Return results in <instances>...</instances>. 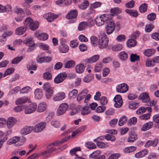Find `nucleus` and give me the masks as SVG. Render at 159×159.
I'll list each match as a JSON object with an SVG mask.
<instances>
[{"instance_id":"f257e3e1","label":"nucleus","mask_w":159,"mask_h":159,"mask_svg":"<svg viewBox=\"0 0 159 159\" xmlns=\"http://www.w3.org/2000/svg\"><path fill=\"white\" fill-rule=\"evenodd\" d=\"M108 42L109 39L105 34L102 33L99 35L98 45L99 48H106L108 46Z\"/></svg>"},{"instance_id":"c756f323","label":"nucleus","mask_w":159,"mask_h":159,"mask_svg":"<svg viewBox=\"0 0 159 159\" xmlns=\"http://www.w3.org/2000/svg\"><path fill=\"white\" fill-rule=\"evenodd\" d=\"M46 108V103L44 102H42L39 105L37 111L39 112H42L44 111Z\"/></svg>"},{"instance_id":"2f4dec72","label":"nucleus","mask_w":159,"mask_h":159,"mask_svg":"<svg viewBox=\"0 0 159 159\" xmlns=\"http://www.w3.org/2000/svg\"><path fill=\"white\" fill-rule=\"evenodd\" d=\"M75 66V62L73 60H70L65 64L64 67L66 68H70L74 67Z\"/></svg>"},{"instance_id":"a19ab883","label":"nucleus","mask_w":159,"mask_h":159,"mask_svg":"<svg viewBox=\"0 0 159 159\" xmlns=\"http://www.w3.org/2000/svg\"><path fill=\"white\" fill-rule=\"evenodd\" d=\"M78 90L75 89H72L68 94L69 98H75L78 94Z\"/></svg>"},{"instance_id":"c9c22d12","label":"nucleus","mask_w":159,"mask_h":159,"mask_svg":"<svg viewBox=\"0 0 159 159\" xmlns=\"http://www.w3.org/2000/svg\"><path fill=\"white\" fill-rule=\"evenodd\" d=\"M31 89L29 86H26L22 88L20 91V94H26L31 91Z\"/></svg>"},{"instance_id":"39448f33","label":"nucleus","mask_w":159,"mask_h":159,"mask_svg":"<svg viewBox=\"0 0 159 159\" xmlns=\"http://www.w3.org/2000/svg\"><path fill=\"white\" fill-rule=\"evenodd\" d=\"M107 14L101 15L99 16H97L95 19V22L98 26H100L103 25L104 22L106 23L107 20L109 18L107 17Z\"/></svg>"},{"instance_id":"473e14b6","label":"nucleus","mask_w":159,"mask_h":159,"mask_svg":"<svg viewBox=\"0 0 159 159\" xmlns=\"http://www.w3.org/2000/svg\"><path fill=\"white\" fill-rule=\"evenodd\" d=\"M99 56L94 55L88 59L87 61L89 63H93L96 62L99 59Z\"/></svg>"},{"instance_id":"5701e85b","label":"nucleus","mask_w":159,"mask_h":159,"mask_svg":"<svg viewBox=\"0 0 159 159\" xmlns=\"http://www.w3.org/2000/svg\"><path fill=\"white\" fill-rule=\"evenodd\" d=\"M70 135H67L66 137L65 138H64L62 140H61L60 141H57L54 142H53L52 143H51V145H54L55 146H57L58 145H60L62 144V143L66 142L69 139H70Z\"/></svg>"},{"instance_id":"ddd939ff","label":"nucleus","mask_w":159,"mask_h":159,"mask_svg":"<svg viewBox=\"0 0 159 159\" xmlns=\"http://www.w3.org/2000/svg\"><path fill=\"white\" fill-rule=\"evenodd\" d=\"M46 126V123L41 122L37 124L34 127V131L36 133H39L44 129Z\"/></svg>"},{"instance_id":"5fc2aeb1","label":"nucleus","mask_w":159,"mask_h":159,"mask_svg":"<svg viewBox=\"0 0 159 159\" xmlns=\"http://www.w3.org/2000/svg\"><path fill=\"white\" fill-rule=\"evenodd\" d=\"M153 121L157 124L156 126L159 128V114L154 115L152 117Z\"/></svg>"},{"instance_id":"338daca9","label":"nucleus","mask_w":159,"mask_h":159,"mask_svg":"<svg viewBox=\"0 0 159 159\" xmlns=\"http://www.w3.org/2000/svg\"><path fill=\"white\" fill-rule=\"evenodd\" d=\"M137 121V118L136 117H133L128 121V125L129 126L131 125L132 124L134 125Z\"/></svg>"},{"instance_id":"58836bf2","label":"nucleus","mask_w":159,"mask_h":159,"mask_svg":"<svg viewBox=\"0 0 159 159\" xmlns=\"http://www.w3.org/2000/svg\"><path fill=\"white\" fill-rule=\"evenodd\" d=\"M127 117L126 116H123L119 120L118 125L120 126H121L125 124L127 121Z\"/></svg>"},{"instance_id":"cd10ccee","label":"nucleus","mask_w":159,"mask_h":159,"mask_svg":"<svg viewBox=\"0 0 159 159\" xmlns=\"http://www.w3.org/2000/svg\"><path fill=\"white\" fill-rule=\"evenodd\" d=\"M121 9L118 7L112 8L110 10L111 14L113 16L121 13Z\"/></svg>"},{"instance_id":"13d9d810","label":"nucleus","mask_w":159,"mask_h":159,"mask_svg":"<svg viewBox=\"0 0 159 159\" xmlns=\"http://www.w3.org/2000/svg\"><path fill=\"white\" fill-rule=\"evenodd\" d=\"M89 109V107L88 106L83 107L81 110V114L83 115H85L89 114L90 111L88 110Z\"/></svg>"},{"instance_id":"f03ea898","label":"nucleus","mask_w":159,"mask_h":159,"mask_svg":"<svg viewBox=\"0 0 159 159\" xmlns=\"http://www.w3.org/2000/svg\"><path fill=\"white\" fill-rule=\"evenodd\" d=\"M24 24L27 27L29 26L31 30L34 31L38 28L39 24L38 22L34 21L30 18L28 17L25 20Z\"/></svg>"},{"instance_id":"c85d7f7f","label":"nucleus","mask_w":159,"mask_h":159,"mask_svg":"<svg viewBox=\"0 0 159 159\" xmlns=\"http://www.w3.org/2000/svg\"><path fill=\"white\" fill-rule=\"evenodd\" d=\"M28 98L25 97H23L17 99L15 103L16 104L18 105L20 104L25 103L28 101Z\"/></svg>"},{"instance_id":"4c0bfd02","label":"nucleus","mask_w":159,"mask_h":159,"mask_svg":"<svg viewBox=\"0 0 159 159\" xmlns=\"http://www.w3.org/2000/svg\"><path fill=\"white\" fill-rule=\"evenodd\" d=\"M86 27H87L86 22L82 21L79 23L78 29L79 31H81L84 30Z\"/></svg>"},{"instance_id":"ea45409f","label":"nucleus","mask_w":159,"mask_h":159,"mask_svg":"<svg viewBox=\"0 0 159 159\" xmlns=\"http://www.w3.org/2000/svg\"><path fill=\"white\" fill-rule=\"evenodd\" d=\"M154 26L152 24H147L145 26V31L146 32L150 33L154 28Z\"/></svg>"},{"instance_id":"9d476101","label":"nucleus","mask_w":159,"mask_h":159,"mask_svg":"<svg viewBox=\"0 0 159 159\" xmlns=\"http://www.w3.org/2000/svg\"><path fill=\"white\" fill-rule=\"evenodd\" d=\"M100 151H96L92 152L89 155V157L90 158L94 159H105V156L103 155H101Z\"/></svg>"},{"instance_id":"1a4fd4ad","label":"nucleus","mask_w":159,"mask_h":159,"mask_svg":"<svg viewBox=\"0 0 159 159\" xmlns=\"http://www.w3.org/2000/svg\"><path fill=\"white\" fill-rule=\"evenodd\" d=\"M60 45L59 47V50L60 52L66 53L67 52L69 49V47L65 43L64 39H60Z\"/></svg>"},{"instance_id":"b1692460","label":"nucleus","mask_w":159,"mask_h":159,"mask_svg":"<svg viewBox=\"0 0 159 159\" xmlns=\"http://www.w3.org/2000/svg\"><path fill=\"white\" fill-rule=\"evenodd\" d=\"M119 59L122 61H125L128 57L127 53L125 51H122L120 52L118 55Z\"/></svg>"},{"instance_id":"69168bd1","label":"nucleus","mask_w":159,"mask_h":159,"mask_svg":"<svg viewBox=\"0 0 159 159\" xmlns=\"http://www.w3.org/2000/svg\"><path fill=\"white\" fill-rule=\"evenodd\" d=\"M24 42L28 46H32L34 44L32 39L30 38L25 39L24 40Z\"/></svg>"},{"instance_id":"052dcab7","label":"nucleus","mask_w":159,"mask_h":159,"mask_svg":"<svg viewBox=\"0 0 159 159\" xmlns=\"http://www.w3.org/2000/svg\"><path fill=\"white\" fill-rule=\"evenodd\" d=\"M95 20H94L93 19H89L86 22L87 27H91L95 25Z\"/></svg>"},{"instance_id":"3c124183","label":"nucleus","mask_w":159,"mask_h":159,"mask_svg":"<svg viewBox=\"0 0 159 159\" xmlns=\"http://www.w3.org/2000/svg\"><path fill=\"white\" fill-rule=\"evenodd\" d=\"M23 59L22 56L15 57L11 61L12 64H17L19 63Z\"/></svg>"},{"instance_id":"0e129e2a","label":"nucleus","mask_w":159,"mask_h":159,"mask_svg":"<svg viewBox=\"0 0 159 159\" xmlns=\"http://www.w3.org/2000/svg\"><path fill=\"white\" fill-rule=\"evenodd\" d=\"M115 113L114 109L110 108L107 110L105 112V114L107 116H111L113 115Z\"/></svg>"},{"instance_id":"f3484780","label":"nucleus","mask_w":159,"mask_h":159,"mask_svg":"<svg viewBox=\"0 0 159 159\" xmlns=\"http://www.w3.org/2000/svg\"><path fill=\"white\" fill-rule=\"evenodd\" d=\"M139 98L142 100L143 102H148L150 100L148 94L146 92H143L141 93L140 94Z\"/></svg>"},{"instance_id":"0eeeda50","label":"nucleus","mask_w":159,"mask_h":159,"mask_svg":"<svg viewBox=\"0 0 159 159\" xmlns=\"http://www.w3.org/2000/svg\"><path fill=\"white\" fill-rule=\"evenodd\" d=\"M25 107V112L26 114H29L34 112L37 108L36 103L33 102Z\"/></svg>"},{"instance_id":"680f3d73","label":"nucleus","mask_w":159,"mask_h":159,"mask_svg":"<svg viewBox=\"0 0 159 159\" xmlns=\"http://www.w3.org/2000/svg\"><path fill=\"white\" fill-rule=\"evenodd\" d=\"M105 139L107 140H110L111 141H114L116 138L112 134H107L105 136Z\"/></svg>"},{"instance_id":"37998d69","label":"nucleus","mask_w":159,"mask_h":159,"mask_svg":"<svg viewBox=\"0 0 159 159\" xmlns=\"http://www.w3.org/2000/svg\"><path fill=\"white\" fill-rule=\"evenodd\" d=\"M148 5L146 3L142 4L139 7V11L141 13H144L147 11Z\"/></svg>"},{"instance_id":"423d86ee","label":"nucleus","mask_w":159,"mask_h":159,"mask_svg":"<svg viewBox=\"0 0 159 159\" xmlns=\"http://www.w3.org/2000/svg\"><path fill=\"white\" fill-rule=\"evenodd\" d=\"M67 74L65 72H62L59 74L54 78V82L56 84L62 83L66 78Z\"/></svg>"},{"instance_id":"a878e982","label":"nucleus","mask_w":159,"mask_h":159,"mask_svg":"<svg viewBox=\"0 0 159 159\" xmlns=\"http://www.w3.org/2000/svg\"><path fill=\"white\" fill-rule=\"evenodd\" d=\"M156 50L153 49H149L145 50L143 52L144 55L147 57L152 56L154 54Z\"/></svg>"},{"instance_id":"49530a36","label":"nucleus","mask_w":159,"mask_h":159,"mask_svg":"<svg viewBox=\"0 0 159 159\" xmlns=\"http://www.w3.org/2000/svg\"><path fill=\"white\" fill-rule=\"evenodd\" d=\"M53 88H51L50 89L46 91L45 96L48 99H50L53 93Z\"/></svg>"},{"instance_id":"774afa93","label":"nucleus","mask_w":159,"mask_h":159,"mask_svg":"<svg viewBox=\"0 0 159 159\" xmlns=\"http://www.w3.org/2000/svg\"><path fill=\"white\" fill-rule=\"evenodd\" d=\"M156 15L155 13H152L148 15L147 16V19L150 21L154 20L156 18Z\"/></svg>"},{"instance_id":"20e7f679","label":"nucleus","mask_w":159,"mask_h":159,"mask_svg":"<svg viewBox=\"0 0 159 159\" xmlns=\"http://www.w3.org/2000/svg\"><path fill=\"white\" fill-rule=\"evenodd\" d=\"M107 25L106 26V33L109 35L111 34L115 29V24L113 20L111 19H108L107 20Z\"/></svg>"},{"instance_id":"393cba45","label":"nucleus","mask_w":159,"mask_h":159,"mask_svg":"<svg viewBox=\"0 0 159 159\" xmlns=\"http://www.w3.org/2000/svg\"><path fill=\"white\" fill-rule=\"evenodd\" d=\"M35 98L37 99H40L42 98L43 94L42 90L39 89H36L34 92Z\"/></svg>"},{"instance_id":"dca6fc26","label":"nucleus","mask_w":159,"mask_h":159,"mask_svg":"<svg viewBox=\"0 0 159 159\" xmlns=\"http://www.w3.org/2000/svg\"><path fill=\"white\" fill-rule=\"evenodd\" d=\"M65 97V94L64 92L58 93L53 96V100L54 101H59L64 99Z\"/></svg>"},{"instance_id":"09e8293b","label":"nucleus","mask_w":159,"mask_h":159,"mask_svg":"<svg viewBox=\"0 0 159 159\" xmlns=\"http://www.w3.org/2000/svg\"><path fill=\"white\" fill-rule=\"evenodd\" d=\"M122 48V45L121 44H119L113 46L111 47V49L113 51H118L121 50Z\"/></svg>"},{"instance_id":"8fccbe9b","label":"nucleus","mask_w":159,"mask_h":159,"mask_svg":"<svg viewBox=\"0 0 159 159\" xmlns=\"http://www.w3.org/2000/svg\"><path fill=\"white\" fill-rule=\"evenodd\" d=\"M137 139V136L135 134H130L128 137L127 141L129 143H133Z\"/></svg>"},{"instance_id":"603ef678","label":"nucleus","mask_w":159,"mask_h":159,"mask_svg":"<svg viewBox=\"0 0 159 159\" xmlns=\"http://www.w3.org/2000/svg\"><path fill=\"white\" fill-rule=\"evenodd\" d=\"M90 40L91 44L94 46H97L98 43V38L94 36L91 37Z\"/></svg>"},{"instance_id":"f8f14e48","label":"nucleus","mask_w":159,"mask_h":159,"mask_svg":"<svg viewBox=\"0 0 159 159\" xmlns=\"http://www.w3.org/2000/svg\"><path fill=\"white\" fill-rule=\"evenodd\" d=\"M114 101L115 102L114 106L116 108H119L122 105L123 101L122 98L120 95H117L114 98Z\"/></svg>"},{"instance_id":"aec40b11","label":"nucleus","mask_w":159,"mask_h":159,"mask_svg":"<svg viewBox=\"0 0 159 159\" xmlns=\"http://www.w3.org/2000/svg\"><path fill=\"white\" fill-rule=\"evenodd\" d=\"M16 122V119L13 117H10L8 118L7 121V126L8 128H11Z\"/></svg>"},{"instance_id":"a211bd4d","label":"nucleus","mask_w":159,"mask_h":159,"mask_svg":"<svg viewBox=\"0 0 159 159\" xmlns=\"http://www.w3.org/2000/svg\"><path fill=\"white\" fill-rule=\"evenodd\" d=\"M148 153V150L147 149H144L136 153L134 157L136 158H140L145 157Z\"/></svg>"},{"instance_id":"bb28decb","label":"nucleus","mask_w":159,"mask_h":159,"mask_svg":"<svg viewBox=\"0 0 159 159\" xmlns=\"http://www.w3.org/2000/svg\"><path fill=\"white\" fill-rule=\"evenodd\" d=\"M89 5V2L87 0H84L82 3L79 4L78 7L80 9L84 10L88 8Z\"/></svg>"},{"instance_id":"a18cd8bd","label":"nucleus","mask_w":159,"mask_h":159,"mask_svg":"<svg viewBox=\"0 0 159 159\" xmlns=\"http://www.w3.org/2000/svg\"><path fill=\"white\" fill-rule=\"evenodd\" d=\"M97 145L99 148H104L109 147V145L107 143H104L101 141H98L97 143Z\"/></svg>"},{"instance_id":"7ed1b4c3","label":"nucleus","mask_w":159,"mask_h":159,"mask_svg":"<svg viewBox=\"0 0 159 159\" xmlns=\"http://www.w3.org/2000/svg\"><path fill=\"white\" fill-rule=\"evenodd\" d=\"M78 12L77 10L74 9L71 10L66 15V18L70 20L68 23L69 24L74 23L76 21V18Z\"/></svg>"},{"instance_id":"e2e57ef3","label":"nucleus","mask_w":159,"mask_h":159,"mask_svg":"<svg viewBox=\"0 0 159 159\" xmlns=\"http://www.w3.org/2000/svg\"><path fill=\"white\" fill-rule=\"evenodd\" d=\"M19 140V137L18 136H15L13 137L12 139H11L9 143L10 144H11L13 143H18Z\"/></svg>"},{"instance_id":"4d7b16f0","label":"nucleus","mask_w":159,"mask_h":159,"mask_svg":"<svg viewBox=\"0 0 159 159\" xmlns=\"http://www.w3.org/2000/svg\"><path fill=\"white\" fill-rule=\"evenodd\" d=\"M81 148L79 147H75L73 149H71L70 152V154L71 155H75L76 157V155H77L76 154V152L77 151H80Z\"/></svg>"},{"instance_id":"de8ad7c7","label":"nucleus","mask_w":159,"mask_h":159,"mask_svg":"<svg viewBox=\"0 0 159 159\" xmlns=\"http://www.w3.org/2000/svg\"><path fill=\"white\" fill-rule=\"evenodd\" d=\"M86 147L90 149H93L96 148V145L93 143L88 142L85 143Z\"/></svg>"},{"instance_id":"9b49d317","label":"nucleus","mask_w":159,"mask_h":159,"mask_svg":"<svg viewBox=\"0 0 159 159\" xmlns=\"http://www.w3.org/2000/svg\"><path fill=\"white\" fill-rule=\"evenodd\" d=\"M129 86L125 83H122L118 85L116 87V91L119 93H124L127 92Z\"/></svg>"},{"instance_id":"c03bdc74","label":"nucleus","mask_w":159,"mask_h":159,"mask_svg":"<svg viewBox=\"0 0 159 159\" xmlns=\"http://www.w3.org/2000/svg\"><path fill=\"white\" fill-rule=\"evenodd\" d=\"M136 43V41L132 39L129 40L127 42V45L129 47H133L135 46Z\"/></svg>"},{"instance_id":"e433bc0d","label":"nucleus","mask_w":159,"mask_h":159,"mask_svg":"<svg viewBox=\"0 0 159 159\" xmlns=\"http://www.w3.org/2000/svg\"><path fill=\"white\" fill-rule=\"evenodd\" d=\"M155 64V63L153 58L152 60L150 59H147L145 64L146 66L148 67H153Z\"/></svg>"},{"instance_id":"4be33fe9","label":"nucleus","mask_w":159,"mask_h":159,"mask_svg":"<svg viewBox=\"0 0 159 159\" xmlns=\"http://www.w3.org/2000/svg\"><path fill=\"white\" fill-rule=\"evenodd\" d=\"M153 125V123L152 121H149L144 124L141 128V130L146 131L151 128Z\"/></svg>"},{"instance_id":"2eb2a0df","label":"nucleus","mask_w":159,"mask_h":159,"mask_svg":"<svg viewBox=\"0 0 159 159\" xmlns=\"http://www.w3.org/2000/svg\"><path fill=\"white\" fill-rule=\"evenodd\" d=\"M44 17L49 22H51L57 17V15L52 13H48L43 15Z\"/></svg>"},{"instance_id":"4468645a","label":"nucleus","mask_w":159,"mask_h":159,"mask_svg":"<svg viewBox=\"0 0 159 159\" xmlns=\"http://www.w3.org/2000/svg\"><path fill=\"white\" fill-rule=\"evenodd\" d=\"M34 131V127L33 126H26L22 128L21 130V134L22 135H26Z\"/></svg>"},{"instance_id":"6e6552de","label":"nucleus","mask_w":159,"mask_h":159,"mask_svg":"<svg viewBox=\"0 0 159 159\" xmlns=\"http://www.w3.org/2000/svg\"><path fill=\"white\" fill-rule=\"evenodd\" d=\"M68 105L66 103H63L61 104L57 111V116H61L64 114L67 110Z\"/></svg>"},{"instance_id":"6e6d98bb","label":"nucleus","mask_w":159,"mask_h":159,"mask_svg":"<svg viewBox=\"0 0 159 159\" xmlns=\"http://www.w3.org/2000/svg\"><path fill=\"white\" fill-rule=\"evenodd\" d=\"M93 78V75L90 74L86 75L84 79V81L85 83H88L90 82Z\"/></svg>"},{"instance_id":"f704fd0d","label":"nucleus","mask_w":159,"mask_h":159,"mask_svg":"<svg viewBox=\"0 0 159 159\" xmlns=\"http://www.w3.org/2000/svg\"><path fill=\"white\" fill-rule=\"evenodd\" d=\"M125 11L130 15L134 17H136L138 15L137 12L135 10L126 9L125 10Z\"/></svg>"},{"instance_id":"72a5a7b5","label":"nucleus","mask_w":159,"mask_h":159,"mask_svg":"<svg viewBox=\"0 0 159 159\" xmlns=\"http://www.w3.org/2000/svg\"><path fill=\"white\" fill-rule=\"evenodd\" d=\"M130 60L132 62L138 61L140 60V57L137 54L132 53L130 56Z\"/></svg>"},{"instance_id":"79ce46f5","label":"nucleus","mask_w":159,"mask_h":159,"mask_svg":"<svg viewBox=\"0 0 159 159\" xmlns=\"http://www.w3.org/2000/svg\"><path fill=\"white\" fill-rule=\"evenodd\" d=\"M102 64L101 63H97L95 65L94 71L95 72H100L102 70Z\"/></svg>"},{"instance_id":"412c9836","label":"nucleus","mask_w":159,"mask_h":159,"mask_svg":"<svg viewBox=\"0 0 159 159\" xmlns=\"http://www.w3.org/2000/svg\"><path fill=\"white\" fill-rule=\"evenodd\" d=\"M34 35L39 39L41 40H45L48 39V36L46 33H42L40 34L35 33Z\"/></svg>"},{"instance_id":"6ab92c4d","label":"nucleus","mask_w":159,"mask_h":159,"mask_svg":"<svg viewBox=\"0 0 159 159\" xmlns=\"http://www.w3.org/2000/svg\"><path fill=\"white\" fill-rule=\"evenodd\" d=\"M27 30V27L26 25L24 26H20L17 28L16 30V34L18 35H21L23 34Z\"/></svg>"},{"instance_id":"864d4df0","label":"nucleus","mask_w":159,"mask_h":159,"mask_svg":"<svg viewBox=\"0 0 159 159\" xmlns=\"http://www.w3.org/2000/svg\"><path fill=\"white\" fill-rule=\"evenodd\" d=\"M14 12L17 15L21 16H24V13L23 9L20 8H16L14 10Z\"/></svg>"},{"instance_id":"7c9ffc66","label":"nucleus","mask_w":159,"mask_h":159,"mask_svg":"<svg viewBox=\"0 0 159 159\" xmlns=\"http://www.w3.org/2000/svg\"><path fill=\"white\" fill-rule=\"evenodd\" d=\"M84 66L81 64H78L75 67L76 72L78 73H82L84 71Z\"/></svg>"},{"instance_id":"bf43d9fd","label":"nucleus","mask_w":159,"mask_h":159,"mask_svg":"<svg viewBox=\"0 0 159 159\" xmlns=\"http://www.w3.org/2000/svg\"><path fill=\"white\" fill-rule=\"evenodd\" d=\"M14 70L15 69L13 68H8L5 71L3 75V76L5 77L7 75L11 74L14 72Z\"/></svg>"}]
</instances>
